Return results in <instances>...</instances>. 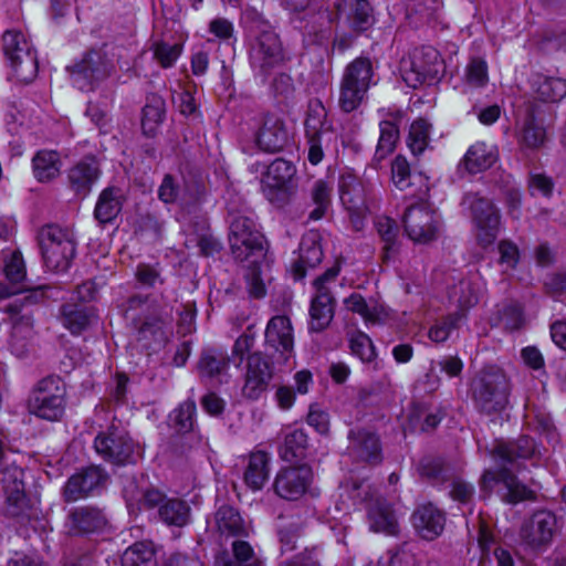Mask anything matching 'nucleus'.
<instances>
[{
    "label": "nucleus",
    "instance_id": "nucleus-1",
    "mask_svg": "<svg viewBox=\"0 0 566 566\" xmlns=\"http://www.w3.org/2000/svg\"><path fill=\"white\" fill-rule=\"evenodd\" d=\"M229 244L239 262L259 263L265 255V239L245 205L228 203Z\"/></svg>",
    "mask_w": 566,
    "mask_h": 566
},
{
    "label": "nucleus",
    "instance_id": "nucleus-2",
    "mask_svg": "<svg viewBox=\"0 0 566 566\" xmlns=\"http://www.w3.org/2000/svg\"><path fill=\"white\" fill-rule=\"evenodd\" d=\"M248 59L254 75L262 82H268L274 72L292 60V56L279 33L271 27H264L251 39Z\"/></svg>",
    "mask_w": 566,
    "mask_h": 566
},
{
    "label": "nucleus",
    "instance_id": "nucleus-3",
    "mask_svg": "<svg viewBox=\"0 0 566 566\" xmlns=\"http://www.w3.org/2000/svg\"><path fill=\"white\" fill-rule=\"evenodd\" d=\"M374 77V65L367 56H358L346 65L338 96V105L343 112H354L366 101L369 88L376 84Z\"/></svg>",
    "mask_w": 566,
    "mask_h": 566
},
{
    "label": "nucleus",
    "instance_id": "nucleus-4",
    "mask_svg": "<svg viewBox=\"0 0 566 566\" xmlns=\"http://www.w3.org/2000/svg\"><path fill=\"white\" fill-rule=\"evenodd\" d=\"M38 238L44 265L54 272L66 271L76 253L73 233L59 226L49 224L40 230Z\"/></svg>",
    "mask_w": 566,
    "mask_h": 566
},
{
    "label": "nucleus",
    "instance_id": "nucleus-5",
    "mask_svg": "<svg viewBox=\"0 0 566 566\" xmlns=\"http://www.w3.org/2000/svg\"><path fill=\"white\" fill-rule=\"evenodd\" d=\"M471 392L474 405L481 412H499L507 403L506 377L499 368H484L472 379Z\"/></svg>",
    "mask_w": 566,
    "mask_h": 566
},
{
    "label": "nucleus",
    "instance_id": "nucleus-6",
    "mask_svg": "<svg viewBox=\"0 0 566 566\" xmlns=\"http://www.w3.org/2000/svg\"><path fill=\"white\" fill-rule=\"evenodd\" d=\"M66 388L57 376H48L36 382L28 399V410L38 418L56 421L65 410Z\"/></svg>",
    "mask_w": 566,
    "mask_h": 566
},
{
    "label": "nucleus",
    "instance_id": "nucleus-7",
    "mask_svg": "<svg viewBox=\"0 0 566 566\" xmlns=\"http://www.w3.org/2000/svg\"><path fill=\"white\" fill-rule=\"evenodd\" d=\"M2 50L18 81L29 83L35 78L38 56L22 32L6 31L2 35Z\"/></svg>",
    "mask_w": 566,
    "mask_h": 566
},
{
    "label": "nucleus",
    "instance_id": "nucleus-8",
    "mask_svg": "<svg viewBox=\"0 0 566 566\" xmlns=\"http://www.w3.org/2000/svg\"><path fill=\"white\" fill-rule=\"evenodd\" d=\"M349 497L354 502H367V516L371 531L388 535L398 533V522L391 506L385 500H374L371 486L368 483L353 482Z\"/></svg>",
    "mask_w": 566,
    "mask_h": 566
},
{
    "label": "nucleus",
    "instance_id": "nucleus-9",
    "mask_svg": "<svg viewBox=\"0 0 566 566\" xmlns=\"http://www.w3.org/2000/svg\"><path fill=\"white\" fill-rule=\"evenodd\" d=\"M462 205L472 216L476 228V239L482 247L492 244L499 234L501 216L495 205L488 198L476 192H468L463 196Z\"/></svg>",
    "mask_w": 566,
    "mask_h": 566
},
{
    "label": "nucleus",
    "instance_id": "nucleus-10",
    "mask_svg": "<svg viewBox=\"0 0 566 566\" xmlns=\"http://www.w3.org/2000/svg\"><path fill=\"white\" fill-rule=\"evenodd\" d=\"M339 273L338 266L327 269L313 282L315 294L310 306V331L319 333L324 331L334 317L335 300L328 283L333 282Z\"/></svg>",
    "mask_w": 566,
    "mask_h": 566
},
{
    "label": "nucleus",
    "instance_id": "nucleus-11",
    "mask_svg": "<svg viewBox=\"0 0 566 566\" xmlns=\"http://www.w3.org/2000/svg\"><path fill=\"white\" fill-rule=\"evenodd\" d=\"M96 452L105 460L116 465L135 462V442L128 432L118 426L111 424L98 433L94 440Z\"/></svg>",
    "mask_w": 566,
    "mask_h": 566
},
{
    "label": "nucleus",
    "instance_id": "nucleus-12",
    "mask_svg": "<svg viewBox=\"0 0 566 566\" xmlns=\"http://www.w3.org/2000/svg\"><path fill=\"white\" fill-rule=\"evenodd\" d=\"M66 70L75 87L81 91H91L96 83L109 76L113 64L102 51L90 50Z\"/></svg>",
    "mask_w": 566,
    "mask_h": 566
},
{
    "label": "nucleus",
    "instance_id": "nucleus-13",
    "mask_svg": "<svg viewBox=\"0 0 566 566\" xmlns=\"http://www.w3.org/2000/svg\"><path fill=\"white\" fill-rule=\"evenodd\" d=\"M45 285L38 286L30 294L15 298L1 311L8 315L7 322L11 325L10 334L14 337L31 338L33 335V314L30 305L38 304L45 297Z\"/></svg>",
    "mask_w": 566,
    "mask_h": 566
},
{
    "label": "nucleus",
    "instance_id": "nucleus-14",
    "mask_svg": "<svg viewBox=\"0 0 566 566\" xmlns=\"http://www.w3.org/2000/svg\"><path fill=\"white\" fill-rule=\"evenodd\" d=\"M559 530L557 516L549 510L534 512L521 526L520 536L532 549H544Z\"/></svg>",
    "mask_w": 566,
    "mask_h": 566
},
{
    "label": "nucleus",
    "instance_id": "nucleus-15",
    "mask_svg": "<svg viewBox=\"0 0 566 566\" xmlns=\"http://www.w3.org/2000/svg\"><path fill=\"white\" fill-rule=\"evenodd\" d=\"M403 226L412 241L428 243L437 239L440 219L433 209L421 202L406 210Z\"/></svg>",
    "mask_w": 566,
    "mask_h": 566
},
{
    "label": "nucleus",
    "instance_id": "nucleus-16",
    "mask_svg": "<svg viewBox=\"0 0 566 566\" xmlns=\"http://www.w3.org/2000/svg\"><path fill=\"white\" fill-rule=\"evenodd\" d=\"M439 52L432 46L415 49L410 55L408 67L402 71V78L410 87H418L434 81L440 72Z\"/></svg>",
    "mask_w": 566,
    "mask_h": 566
},
{
    "label": "nucleus",
    "instance_id": "nucleus-17",
    "mask_svg": "<svg viewBox=\"0 0 566 566\" xmlns=\"http://www.w3.org/2000/svg\"><path fill=\"white\" fill-rule=\"evenodd\" d=\"M123 311L125 317L132 321L140 332L160 328L169 319V315L165 310H153V304L148 296L142 294L130 296L123 305Z\"/></svg>",
    "mask_w": 566,
    "mask_h": 566
},
{
    "label": "nucleus",
    "instance_id": "nucleus-18",
    "mask_svg": "<svg viewBox=\"0 0 566 566\" xmlns=\"http://www.w3.org/2000/svg\"><path fill=\"white\" fill-rule=\"evenodd\" d=\"M312 481V470L308 465L283 468L274 480L275 493L285 500L296 501L307 490Z\"/></svg>",
    "mask_w": 566,
    "mask_h": 566
},
{
    "label": "nucleus",
    "instance_id": "nucleus-19",
    "mask_svg": "<svg viewBox=\"0 0 566 566\" xmlns=\"http://www.w3.org/2000/svg\"><path fill=\"white\" fill-rule=\"evenodd\" d=\"M108 479L107 473L99 467H88L73 474L66 482L63 496L66 502L84 499L103 488Z\"/></svg>",
    "mask_w": 566,
    "mask_h": 566
},
{
    "label": "nucleus",
    "instance_id": "nucleus-20",
    "mask_svg": "<svg viewBox=\"0 0 566 566\" xmlns=\"http://www.w3.org/2000/svg\"><path fill=\"white\" fill-rule=\"evenodd\" d=\"M265 346L273 353H279L284 363L294 354V335L287 316H273L265 328Z\"/></svg>",
    "mask_w": 566,
    "mask_h": 566
},
{
    "label": "nucleus",
    "instance_id": "nucleus-21",
    "mask_svg": "<svg viewBox=\"0 0 566 566\" xmlns=\"http://www.w3.org/2000/svg\"><path fill=\"white\" fill-rule=\"evenodd\" d=\"M273 370L270 361L261 353H253L248 357L247 371L242 394L244 397L256 400L266 390L272 379Z\"/></svg>",
    "mask_w": 566,
    "mask_h": 566
},
{
    "label": "nucleus",
    "instance_id": "nucleus-22",
    "mask_svg": "<svg viewBox=\"0 0 566 566\" xmlns=\"http://www.w3.org/2000/svg\"><path fill=\"white\" fill-rule=\"evenodd\" d=\"M537 452L535 441L528 436H521L513 441H499L492 454L501 468L517 470L520 460L532 459Z\"/></svg>",
    "mask_w": 566,
    "mask_h": 566
},
{
    "label": "nucleus",
    "instance_id": "nucleus-23",
    "mask_svg": "<svg viewBox=\"0 0 566 566\" xmlns=\"http://www.w3.org/2000/svg\"><path fill=\"white\" fill-rule=\"evenodd\" d=\"M348 440V452L356 461L371 465L382 461L381 444L377 434L363 429L350 430Z\"/></svg>",
    "mask_w": 566,
    "mask_h": 566
},
{
    "label": "nucleus",
    "instance_id": "nucleus-24",
    "mask_svg": "<svg viewBox=\"0 0 566 566\" xmlns=\"http://www.w3.org/2000/svg\"><path fill=\"white\" fill-rule=\"evenodd\" d=\"M258 147L265 153H279L289 143V133L284 120L273 114L262 118L261 126L255 135Z\"/></svg>",
    "mask_w": 566,
    "mask_h": 566
},
{
    "label": "nucleus",
    "instance_id": "nucleus-25",
    "mask_svg": "<svg viewBox=\"0 0 566 566\" xmlns=\"http://www.w3.org/2000/svg\"><path fill=\"white\" fill-rule=\"evenodd\" d=\"M411 522L420 537L432 541L444 530V514L433 504L418 506L411 515Z\"/></svg>",
    "mask_w": 566,
    "mask_h": 566
},
{
    "label": "nucleus",
    "instance_id": "nucleus-26",
    "mask_svg": "<svg viewBox=\"0 0 566 566\" xmlns=\"http://www.w3.org/2000/svg\"><path fill=\"white\" fill-rule=\"evenodd\" d=\"M336 10L339 15H345L348 28L355 34L366 32L376 21L374 9L368 0H346L344 9L340 3H336Z\"/></svg>",
    "mask_w": 566,
    "mask_h": 566
},
{
    "label": "nucleus",
    "instance_id": "nucleus-27",
    "mask_svg": "<svg viewBox=\"0 0 566 566\" xmlns=\"http://www.w3.org/2000/svg\"><path fill=\"white\" fill-rule=\"evenodd\" d=\"M106 525L104 513L94 506H78L67 516L69 532L73 535L90 534L101 531Z\"/></svg>",
    "mask_w": 566,
    "mask_h": 566
},
{
    "label": "nucleus",
    "instance_id": "nucleus-28",
    "mask_svg": "<svg viewBox=\"0 0 566 566\" xmlns=\"http://www.w3.org/2000/svg\"><path fill=\"white\" fill-rule=\"evenodd\" d=\"M300 255L293 264V275L295 280H301L306 275L307 268H315L323 260V250L319 243V235L315 232L304 235L300 243Z\"/></svg>",
    "mask_w": 566,
    "mask_h": 566
},
{
    "label": "nucleus",
    "instance_id": "nucleus-29",
    "mask_svg": "<svg viewBox=\"0 0 566 566\" xmlns=\"http://www.w3.org/2000/svg\"><path fill=\"white\" fill-rule=\"evenodd\" d=\"M492 482H502L507 489L506 502L517 503L533 497V492L516 480L510 468H501L499 471H485L482 483L486 486Z\"/></svg>",
    "mask_w": 566,
    "mask_h": 566
},
{
    "label": "nucleus",
    "instance_id": "nucleus-30",
    "mask_svg": "<svg viewBox=\"0 0 566 566\" xmlns=\"http://www.w3.org/2000/svg\"><path fill=\"white\" fill-rule=\"evenodd\" d=\"M271 457L265 451H253L248 457L243 480L248 488L253 491L261 490L270 476Z\"/></svg>",
    "mask_w": 566,
    "mask_h": 566
},
{
    "label": "nucleus",
    "instance_id": "nucleus-31",
    "mask_svg": "<svg viewBox=\"0 0 566 566\" xmlns=\"http://www.w3.org/2000/svg\"><path fill=\"white\" fill-rule=\"evenodd\" d=\"M124 497L129 506L136 505L139 510L160 507L167 501L165 494L156 489H142L135 480H127L124 485Z\"/></svg>",
    "mask_w": 566,
    "mask_h": 566
},
{
    "label": "nucleus",
    "instance_id": "nucleus-32",
    "mask_svg": "<svg viewBox=\"0 0 566 566\" xmlns=\"http://www.w3.org/2000/svg\"><path fill=\"white\" fill-rule=\"evenodd\" d=\"M496 159V148L493 145L479 142L468 149L461 165L468 172L478 174L492 167Z\"/></svg>",
    "mask_w": 566,
    "mask_h": 566
},
{
    "label": "nucleus",
    "instance_id": "nucleus-33",
    "mask_svg": "<svg viewBox=\"0 0 566 566\" xmlns=\"http://www.w3.org/2000/svg\"><path fill=\"white\" fill-rule=\"evenodd\" d=\"M97 177L98 168L96 161L92 158L80 161L67 172L70 187L75 193L83 197L90 192Z\"/></svg>",
    "mask_w": 566,
    "mask_h": 566
},
{
    "label": "nucleus",
    "instance_id": "nucleus-34",
    "mask_svg": "<svg viewBox=\"0 0 566 566\" xmlns=\"http://www.w3.org/2000/svg\"><path fill=\"white\" fill-rule=\"evenodd\" d=\"M532 90L539 101L544 103H558L566 96V80L535 74L532 78Z\"/></svg>",
    "mask_w": 566,
    "mask_h": 566
},
{
    "label": "nucleus",
    "instance_id": "nucleus-35",
    "mask_svg": "<svg viewBox=\"0 0 566 566\" xmlns=\"http://www.w3.org/2000/svg\"><path fill=\"white\" fill-rule=\"evenodd\" d=\"M94 319L93 308L83 304L66 303L61 307V322L72 334L84 332Z\"/></svg>",
    "mask_w": 566,
    "mask_h": 566
},
{
    "label": "nucleus",
    "instance_id": "nucleus-36",
    "mask_svg": "<svg viewBox=\"0 0 566 566\" xmlns=\"http://www.w3.org/2000/svg\"><path fill=\"white\" fill-rule=\"evenodd\" d=\"M216 526L221 536L240 537L248 535V526L240 513L230 505H222L214 515Z\"/></svg>",
    "mask_w": 566,
    "mask_h": 566
},
{
    "label": "nucleus",
    "instance_id": "nucleus-37",
    "mask_svg": "<svg viewBox=\"0 0 566 566\" xmlns=\"http://www.w3.org/2000/svg\"><path fill=\"white\" fill-rule=\"evenodd\" d=\"M34 178L40 182H49L60 175L61 158L55 150H39L32 159Z\"/></svg>",
    "mask_w": 566,
    "mask_h": 566
},
{
    "label": "nucleus",
    "instance_id": "nucleus-38",
    "mask_svg": "<svg viewBox=\"0 0 566 566\" xmlns=\"http://www.w3.org/2000/svg\"><path fill=\"white\" fill-rule=\"evenodd\" d=\"M518 144L531 150L539 149L547 140V133L544 125L538 122L533 113L524 118L517 135Z\"/></svg>",
    "mask_w": 566,
    "mask_h": 566
},
{
    "label": "nucleus",
    "instance_id": "nucleus-39",
    "mask_svg": "<svg viewBox=\"0 0 566 566\" xmlns=\"http://www.w3.org/2000/svg\"><path fill=\"white\" fill-rule=\"evenodd\" d=\"M123 193L119 188L104 189L95 206L94 216L101 223L112 222L122 210Z\"/></svg>",
    "mask_w": 566,
    "mask_h": 566
},
{
    "label": "nucleus",
    "instance_id": "nucleus-40",
    "mask_svg": "<svg viewBox=\"0 0 566 566\" xmlns=\"http://www.w3.org/2000/svg\"><path fill=\"white\" fill-rule=\"evenodd\" d=\"M479 287L471 279H461L448 292L449 300L459 307L455 313L465 312L479 302Z\"/></svg>",
    "mask_w": 566,
    "mask_h": 566
},
{
    "label": "nucleus",
    "instance_id": "nucleus-41",
    "mask_svg": "<svg viewBox=\"0 0 566 566\" xmlns=\"http://www.w3.org/2000/svg\"><path fill=\"white\" fill-rule=\"evenodd\" d=\"M306 136L331 135V124L327 122V111L319 99L310 101L304 122Z\"/></svg>",
    "mask_w": 566,
    "mask_h": 566
},
{
    "label": "nucleus",
    "instance_id": "nucleus-42",
    "mask_svg": "<svg viewBox=\"0 0 566 566\" xmlns=\"http://www.w3.org/2000/svg\"><path fill=\"white\" fill-rule=\"evenodd\" d=\"M332 191L333 186L324 179L313 182L308 190V198L315 208L308 213V220L317 221L325 216L331 206Z\"/></svg>",
    "mask_w": 566,
    "mask_h": 566
},
{
    "label": "nucleus",
    "instance_id": "nucleus-43",
    "mask_svg": "<svg viewBox=\"0 0 566 566\" xmlns=\"http://www.w3.org/2000/svg\"><path fill=\"white\" fill-rule=\"evenodd\" d=\"M375 226L384 242L382 259L384 261L388 262L394 259L399 251V244L397 241L399 228L396 221L388 217L377 218Z\"/></svg>",
    "mask_w": 566,
    "mask_h": 566
},
{
    "label": "nucleus",
    "instance_id": "nucleus-44",
    "mask_svg": "<svg viewBox=\"0 0 566 566\" xmlns=\"http://www.w3.org/2000/svg\"><path fill=\"white\" fill-rule=\"evenodd\" d=\"M159 518L169 526L182 527L190 521V506L180 499H167L159 507Z\"/></svg>",
    "mask_w": 566,
    "mask_h": 566
},
{
    "label": "nucleus",
    "instance_id": "nucleus-45",
    "mask_svg": "<svg viewBox=\"0 0 566 566\" xmlns=\"http://www.w3.org/2000/svg\"><path fill=\"white\" fill-rule=\"evenodd\" d=\"M197 406L195 400L187 399L169 413L170 426L178 433H188L195 429Z\"/></svg>",
    "mask_w": 566,
    "mask_h": 566
},
{
    "label": "nucleus",
    "instance_id": "nucleus-46",
    "mask_svg": "<svg viewBox=\"0 0 566 566\" xmlns=\"http://www.w3.org/2000/svg\"><path fill=\"white\" fill-rule=\"evenodd\" d=\"M122 566H157L153 544L137 542L130 545L122 556Z\"/></svg>",
    "mask_w": 566,
    "mask_h": 566
},
{
    "label": "nucleus",
    "instance_id": "nucleus-47",
    "mask_svg": "<svg viewBox=\"0 0 566 566\" xmlns=\"http://www.w3.org/2000/svg\"><path fill=\"white\" fill-rule=\"evenodd\" d=\"M307 444L308 438L306 432L303 429H293L285 434L283 444L280 448V455L286 462L301 459L305 454Z\"/></svg>",
    "mask_w": 566,
    "mask_h": 566
},
{
    "label": "nucleus",
    "instance_id": "nucleus-48",
    "mask_svg": "<svg viewBox=\"0 0 566 566\" xmlns=\"http://www.w3.org/2000/svg\"><path fill=\"white\" fill-rule=\"evenodd\" d=\"M431 124L424 118L413 120L409 128L407 145L413 156H420L430 140Z\"/></svg>",
    "mask_w": 566,
    "mask_h": 566
},
{
    "label": "nucleus",
    "instance_id": "nucleus-49",
    "mask_svg": "<svg viewBox=\"0 0 566 566\" xmlns=\"http://www.w3.org/2000/svg\"><path fill=\"white\" fill-rule=\"evenodd\" d=\"M165 117V102L157 95L148 98L143 108L142 127L146 135H154Z\"/></svg>",
    "mask_w": 566,
    "mask_h": 566
},
{
    "label": "nucleus",
    "instance_id": "nucleus-50",
    "mask_svg": "<svg viewBox=\"0 0 566 566\" xmlns=\"http://www.w3.org/2000/svg\"><path fill=\"white\" fill-rule=\"evenodd\" d=\"M380 136L378 139L375 157L378 160L390 155L399 139V129L394 120H382L379 124Z\"/></svg>",
    "mask_w": 566,
    "mask_h": 566
},
{
    "label": "nucleus",
    "instance_id": "nucleus-51",
    "mask_svg": "<svg viewBox=\"0 0 566 566\" xmlns=\"http://www.w3.org/2000/svg\"><path fill=\"white\" fill-rule=\"evenodd\" d=\"M232 549L234 558H220L216 566H260V560L248 542L234 541Z\"/></svg>",
    "mask_w": 566,
    "mask_h": 566
},
{
    "label": "nucleus",
    "instance_id": "nucleus-52",
    "mask_svg": "<svg viewBox=\"0 0 566 566\" xmlns=\"http://www.w3.org/2000/svg\"><path fill=\"white\" fill-rule=\"evenodd\" d=\"M229 365V358L221 352L205 350L198 363L201 377H214L222 374Z\"/></svg>",
    "mask_w": 566,
    "mask_h": 566
},
{
    "label": "nucleus",
    "instance_id": "nucleus-53",
    "mask_svg": "<svg viewBox=\"0 0 566 566\" xmlns=\"http://www.w3.org/2000/svg\"><path fill=\"white\" fill-rule=\"evenodd\" d=\"M296 169L294 165L283 158H276L268 167L265 184L274 187H285L292 180Z\"/></svg>",
    "mask_w": 566,
    "mask_h": 566
},
{
    "label": "nucleus",
    "instance_id": "nucleus-54",
    "mask_svg": "<svg viewBox=\"0 0 566 566\" xmlns=\"http://www.w3.org/2000/svg\"><path fill=\"white\" fill-rule=\"evenodd\" d=\"M346 308L360 315L366 323H376L380 311L376 302H367L359 293H352L344 300Z\"/></svg>",
    "mask_w": 566,
    "mask_h": 566
},
{
    "label": "nucleus",
    "instance_id": "nucleus-55",
    "mask_svg": "<svg viewBox=\"0 0 566 566\" xmlns=\"http://www.w3.org/2000/svg\"><path fill=\"white\" fill-rule=\"evenodd\" d=\"M446 412L438 409L436 412H429L426 405L421 402H413L410 412V421L420 426L421 431H430L438 427L444 418Z\"/></svg>",
    "mask_w": 566,
    "mask_h": 566
},
{
    "label": "nucleus",
    "instance_id": "nucleus-56",
    "mask_svg": "<svg viewBox=\"0 0 566 566\" xmlns=\"http://www.w3.org/2000/svg\"><path fill=\"white\" fill-rule=\"evenodd\" d=\"M419 473L432 482H443L450 478V468L440 458H424L419 463Z\"/></svg>",
    "mask_w": 566,
    "mask_h": 566
},
{
    "label": "nucleus",
    "instance_id": "nucleus-57",
    "mask_svg": "<svg viewBox=\"0 0 566 566\" xmlns=\"http://www.w3.org/2000/svg\"><path fill=\"white\" fill-rule=\"evenodd\" d=\"M349 347L352 353L364 363H370L376 357L371 339L363 332L352 334L349 337Z\"/></svg>",
    "mask_w": 566,
    "mask_h": 566
},
{
    "label": "nucleus",
    "instance_id": "nucleus-58",
    "mask_svg": "<svg viewBox=\"0 0 566 566\" xmlns=\"http://www.w3.org/2000/svg\"><path fill=\"white\" fill-rule=\"evenodd\" d=\"M342 203L349 213L354 229L360 231L364 228L365 214L368 209L365 196H358L357 199H352L347 195H343Z\"/></svg>",
    "mask_w": 566,
    "mask_h": 566
},
{
    "label": "nucleus",
    "instance_id": "nucleus-59",
    "mask_svg": "<svg viewBox=\"0 0 566 566\" xmlns=\"http://www.w3.org/2000/svg\"><path fill=\"white\" fill-rule=\"evenodd\" d=\"M464 318L462 313H452L446 316L441 322L437 323L429 331V338L436 343L447 340L451 332L458 328L460 321Z\"/></svg>",
    "mask_w": 566,
    "mask_h": 566
},
{
    "label": "nucleus",
    "instance_id": "nucleus-60",
    "mask_svg": "<svg viewBox=\"0 0 566 566\" xmlns=\"http://www.w3.org/2000/svg\"><path fill=\"white\" fill-rule=\"evenodd\" d=\"M303 535V527L300 522H290L280 526L277 531L281 552L289 553L296 548L298 538Z\"/></svg>",
    "mask_w": 566,
    "mask_h": 566
},
{
    "label": "nucleus",
    "instance_id": "nucleus-61",
    "mask_svg": "<svg viewBox=\"0 0 566 566\" xmlns=\"http://www.w3.org/2000/svg\"><path fill=\"white\" fill-rule=\"evenodd\" d=\"M410 166L403 156H397L391 164V179L396 188L406 190L412 186Z\"/></svg>",
    "mask_w": 566,
    "mask_h": 566
},
{
    "label": "nucleus",
    "instance_id": "nucleus-62",
    "mask_svg": "<svg viewBox=\"0 0 566 566\" xmlns=\"http://www.w3.org/2000/svg\"><path fill=\"white\" fill-rule=\"evenodd\" d=\"M23 472L20 468L13 467L9 470V478L12 480L4 481V492L7 495V503L13 501H22L27 499L24 493V483L22 481Z\"/></svg>",
    "mask_w": 566,
    "mask_h": 566
},
{
    "label": "nucleus",
    "instance_id": "nucleus-63",
    "mask_svg": "<svg viewBox=\"0 0 566 566\" xmlns=\"http://www.w3.org/2000/svg\"><path fill=\"white\" fill-rule=\"evenodd\" d=\"M465 78L472 86H484L489 81L486 62L480 57L471 59L465 67Z\"/></svg>",
    "mask_w": 566,
    "mask_h": 566
},
{
    "label": "nucleus",
    "instance_id": "nucleus-64",
    "mask_svg": "<svg viewBox=\"0 0 566 566\" xmlns=\"http://www.w3.org/2000/svg\"><path fill=\"white\" fill-rule=\"evenodd\" d=\"M181 54V45L158 42L154 44V56L163 67H170Z\"/></svg>",
    "mask_w": 566,
    "mask_h": 566
}]
</instances>
